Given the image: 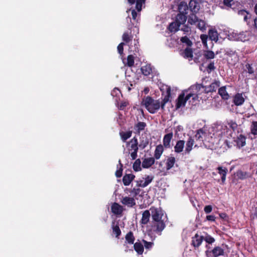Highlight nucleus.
<instances>
[{
	"label": "nucleus",
	"mask_w": 257,
	"mask_h": 257,
	"mask_svg": "<svg viewBox=\"0 0 257 257\" xmlns=\"http://www.w3.org/2000/svg\"><path fill=\"white\" fill-rule=\"evenodd\" d=\"M166 95L161 102L159 99L155 100L150 96H146L143 99L142 105L145 106V108L150 113H155L160 108L163 110L165 109L166 104L170 100V98L171 97V87L166 86Z\"/></svg>",
	"instance_id": "nucleus-1"
},
{
	"label": "nucleus",
	"mask_w": 257,
	"mask_h": 257,
	"mask_svg": "<svg viewBox=\"0 0 257 257\" xmlns=\"http://www.w3.org/2000/svg\"><path fill=\"white\" fill-rule=\"evenodd\" d=\"M150 210L152 219L151 225V230L160 235L166 227L164 220L166 218V216L164 215L163 210L160 208L152 206L150 208Z\"/></svg>",
	"instance_id": "nucleus-2"
},
{
	"label": "nucleus",
	"mask_w": 257,
	"mask_h": 257,
	"mask_svg": "<svg viewBox=\"0 0 257 257\" xmlns=\"http://www.w3.org/2000/svg\"><path fill=\"white\" fill-rule=\"evenodd\" d=\"M179 13L177 15L176 21L180 23V25L184 24L187 20V15L188 12V6L183 5L182 3L179 6Z\"/></svg>",
	"instance_id": "nucleus-3"
},
{
	"label": "nucleus",
	"mask_w": 257,
	"mask_h": 257,
	"mask_svg": "<svg viewBox=\"0 0 257 257\" xmlns=\"http://www.w3.org/2000/svg\"><path fill=\"white\" fill-rule=\"evenodd\" d=\"M188 22L191 25L195 24L197 23V27L200 30L203 31L206 29V24L203 20L199 19L195 14H190Z\"/></svg>",
	"instance_id": "nucleus-4"
},
{
	"label": "nucleus",
	"mask_w": 257,
	"mask_h": 257,
	"mask_svg": "<svg viewBox=\"0 0 257 257\" xmlns=\"http://www.w3.org/2000/svg\"><path fill=\"white\" fill-rule=\"evenodd\" d=\"M193 95L194 94L189 93L187 94L186 96L185 97V94L184 93L180 94L176 100V108L179 109L182 106H184L186 101L188 100L191 97L193 96Z\"/></svg>",
	"instance_id": "nucleus-5"
},
{
	"label": "nucleus",
	"mask_w": 257,
	"mask_h": 257,
	"mask_svg": "<svg viewBox=\"0 0 257 257\" xmlns=\"http://www.w3.org/2000/svg\"><path fill=\"white\" fill-rule=\"evenodd\" d=\"M206 255L207 257H218L220 255H223L224 253V249L220 246H215L211 250H206Z\"/></svg>",
	"instance_id": "nucleus-6"
},
{
	"label": "nucleus",
	"mask_w": 257,
	"mask_h": 257,
	"mask_svg": "<svg viewBox=\"0 0 257 257\" xmlns=\"http://www.w3.org/2000/svg\"><path fill=\"white\" fill-rule=\"evenodd\" d=\"M205 86L201 84H196L195 85H192L188 89V91H190V93L192 94H194L193 96H192V99L195 100L196 98H198V95L199 94V91H200L201 88H203L204 89V87Z\"/></svg>",
	"instance_id": "nucleus-7"
},
{
	"label": "nucleus",
	"mask_w": 257,
	"mask_h": 257,
	"mask_svg": "<svg viewBox=\"0 0 257 257\" xmlns=\"http://www.w3.org/2000/svg\"><path fill=\"white\" fill-rule=\"evenodd\" d=\"M191 239V245L194 247V249H196L202 244L203 240V236L199 235L198 233H196Z\"/></svg>",
	"instance_id": "nucleus-8"
},
{
	"label": "nucleus",
	"mask_w": 257,
	"mask_h": 257,
	"mask_svg": "<svg viewBox=\"0 0 257 257\" xmlns=\"http://www.w3.org/2000/svg\"><path fill=\"white\" fill-rule=\"evenodd\" d=\"M121 202L122 204L128 207H133L136 205V201L134 197H130L128 196L122 197L121 200Z\"/></svg>",
	"instance_id": "nucleus-9"
},
{
	"label": "nucleus",
	"mask_w": 257,
	"mask_h": 257,
	"mask_svg": "<svg viewBox=\"0 0 257 257\" xmlns=\"http://www.w3.org/2000/svg\"><path fill=\"white\" fill-rule=\"evenodd\" d=\"M199 6L198 3L196 0H190L188 6V10L192 12L191 14H195L199 11Z\"/></svg>",
	"instance_id": "nucleus-10"
},
{
	"label": "nucleus",
	"mask_w": 257,
	"mask_h": 257,
	"mask_svg": "<svg viewBox=\"0 0 257 257\" xmlns=\"http://www.w3.org/2000/svg\"><path fill=\"white\" fill-rule=\"evenodd\" d=\"M220 83L219 81H215L212 82L209 86H205L204 87V92L206 93L216 91V89L219 87Z\"/></svg>",
	"instance_id": "nucleus-11"
},
{
	"label": "nucleus",
	"mask_w": 257,
	"mask_h": 257,
	"mask_svg": "<svg viewBox=\"0 0 257 257\" xmlns=\"http://www.w3.org/2000/svg\"><path fill=\"white\" fill-rule=\"evenodd\" d=\"M173 137V134L172 132L167 134L164 136L163 140V147L166 149L170 148L171 147L170 143Z\"/></svg>",
	"instance_id": "nucleus-12"
},
{
	"label": "nucleus",
	"mask_w": 257,
	"mask_h": 257,
	"mask_svg": "<svg viewBox=\"0 0 257 257\" xmlns=\"http://www.w3.org/2000/svg\"><path fill=\"white\" fill-rule=\"evenodd\" d=\"M151 215V213L150 212V210H145L142 213V217L140 220V223L144 225L147 224L150 221Z\"/></svg>",
	"instance_id": "nucleus-13"
},
{
	"label": "nucleus",
	"mask_w": 257,
	"mask_h": 257,
	"mask_svg": "<svg viewBox=\"0 0 257 257\" xmlns=\"http://www.w3.org/2000/svg\"><path fill=\"white\" fill-rule=\"evenodd\" d=\"M111 211L115 215H120L123 211L122 206L117 203H113L111 205Z\"/></svg>",
	"instance_id": "nucleus-14"
},
{
	"label": "nucleus",
	"mask_w": 257,
	"mask_h": 257,
	"mask_svg": "<svg viewBox=\"0 0 257 257\" xmlns=\"http://www.w3.org/2000/svg\"><path fill=\"white\" fill-rule=\"evenodd\" d=\"M155 162V159L153 157H150L144 159L142 162L143 168H149L151 167Z\"/></svg>",
	"instance_id": "nucleus-15"
},
{
	"label": "nucleus",
	"mask_w": 257,
	"mask_h": 257,
	"mask_svg": "<svg viewBox=\"0 0 257 257\" xmlns=\"http://www.w3.org/2000/svg\"><path fill=\"white\" fill-rule=\"evenodd\" d=\"M135 178L132 174H125L122 178V182L124 186H128Z\"/></svg>",
	"instance_id": "nucleus-16"
},
{
	"label": "nucleus",
	"mask_w": 257,
	"mask_h": 257,
	"mask_svg": "<svg viewBox=\"0 0 257 257\" xmlns=\"http://www.w3.org/2000/svg\"><path fill=\"white\" fill-rule=\"evenodd\" d=\"M218 174L221 176V181L223 183L226 180V175L228 172V169L223 166H219L217 168Z\"/></svg>",
	"instance_id": "nucleus-17"
},
{
	"label": "nucleus",
	"mask_w": 257,
	"mask_h": 257,
	"mask_svg": "<svg viewBox=\"0 0 257 257\" xmlns=\"http://www.w3.org/2000/svg\"><path fill=\"white\" fill-rule=\"evenodd\" d=\"M111 228L113 233L115 235L116 238H119L121 235V232L119 228L118 223L115 222V221H112L111 223Z\"/></svg>",
	"instance_id": "nucleus-18"
},
{
	"label": "nucleus",
	"mask_w": 257,
	"mask_h": 257,
	"mask_svg": "<svg viewBox=\"0 0 257 257\" xmlns=\"http://www.w3.org/2000/svg\"><path fill=\"white\" fill-rule=\"evenodd\" d=\"M208 36L209 39L216 42L218 40V34L215 29H210L208 31Z\"/></svg>",
	"instance_id": "nucleus-19"
},
{
	"label": "nucleus",
	"mask_w": 257,
	"mask_h": 257,
	"mask_svg": "<svg viewBox=\"0 0 257 257\" xmlns=\"http://www.w3.org/2000/svg\"><path fill=\"white\" fill-rule=\"evenodd\" d=\"M164 147L162 145H159L156 146L155 153H154V158L155 159L158 160L162 156L163 152H164Z\"/></svg>",
	"instance_id": "nucleus-20"
},
{
	"label": "nucleus",
	"mask_w": 257,
	"mask_h": 257,
	"mask_svg": "<svg viewBox=\"0 0 257 257\" xmlns=\"http://www.w3.org/2000/svg\"><path fill=\"white\" fill-rule=\"evenodd\" d=\"M185 141L183 140H179L176 142V144L174 147V151L177 153H180L183 151L184 148Z\"/></svg>",
	"instance_id": "nucleus-21"
},
{
	"label": "nucleus",
	"mask_w": 257,
	"mask_h": 257,
	"mask_svg": "<svg viewBox=\"0 0 257 257\" xmlns=\"http://www.w3.org/2000/svg\"><path fill=\"white\" fill-rule=\"evenodd\" d=\"M180 26V23L175 20L174 22H173L169 24L168 27V29L171 32L175 33L179 30Z\"/></svg>",
	"instance_id": "nucleus-22"
},
{
	"label": "nucleus",
	"mask_w": 257,
	"mask_h": 257,
	"mask_svg": "<svg viewBox=\"0 0 257 257\" xmlns=\"http://www.w3.org/2000/svg\"><path fill=\"white\" fill-rule=\"evenodd\" d=\"M194 139L191 137H190L186 143V146L185 150V154H189L191 151L192 149V147L194 145Z\"/></svg>",
	"instance_id": "nucleus-23"
},
{
	"label": "nucleus",
	"mask_w": 257,
	"mask_h": 257,
	"mask_svg": "<svg viewBox=\"0 0 257 257\" xmlns=\"http://www.w3.org/2000/svg\"><path fill=\"white\" fill-rule=\"evenodd\" d=\"M125 242L130 244H133L135 240V237L134 233L132 231H129L125 236Z\"/></svg>",
	"instance_id": "nucleus-24"
},
{
	"label": "nucleus",
	"mask_w": 257,
	"mask_h": 257,
	"mask_svg": "<svg viewBox=\"0 0 257 257\" xmlns=\"http://www.w3.org/2000/svg\"><path fill=\"white\" fill-rule=\"evenodd\" d=\"M176 162V159L174 157H169L167 159V162L166 163V170H169L171 168H173L175 163Z\"/></svg>",
	"instance_id": "nucleus-25"
},
{
	"label": "nucleus",
	"mask_w": 257,
	"mask_h": 257,
	"mask_svg": "<svg viewBox=\"0 0 257 257\" xmlns=\"http://www.w3.org/2000/svg\"><path fill=\"white\" fill-rule=\"evenodd\" d=\"M142 73L145 76H148L152 72V67L150 64H146L141 68Z\"/></svg>",
	"instance_id": "nucleus-26"
},
{
	"label": "nucleus",
	"mask_w": 257,
	"mask_h": 257,
	"mask_svg": "<svg viewBox=\"0 0 257 257\" xmlns=\"http://www.w3.org/2000/svg\"><path fill=\"white\" fill-rule=\"evenodd\" d=\"M248 73L249 75H251V78H253L254 77V69L251 65L249 64H247L245 65V68H244V70L242 72V75L244 74L245 73Z\"/></svg>",
	"instance_id": "nucleus-27"
},
{
	"label": "nucleus",
	"mask_w": 257,
	"mask_h": 257,
	"mask_svg": "<svg viewBox=\"0 0 257 257\" xmlns=\"http://www.w3.org/2000/svg\"><path fill=\"white\" fill-rule=\"evenodd\" d=\"M147 124L145 122L139 121L135 125V129L137 133L140 134L141 131L145 130Z\"/></svg>",
	"instance_id": "nucleus-28"
},
{
	"label": "nucleus",
	"mask_w": 257,
	"mask_h": 257,
	"mask_svg": "<svg viewBox=\"0 0 257 257\" xmlns=\"http://www.w3.org/2000/svg\"><path fill=\"white\" fill-rule=\"evenodd\" d=\"M218 93L221 98L224 100L228 99L229 96L226 90L225 86H222L218 89Z\"/></svg>",
	"instance_id": "nucleus-29"
},
{
	"label": "nucleus",
	"mask_w": 257,
	"mask_h": 257,
	"mask_svg": "<svg viewBox=\"0 0 257 257\" xmlns=\"http://www.w3.org/2000/svg\"><path fill=\"white\" fill-rule=\"evenodd\" d=\"M134 249L139 254H142L144 252V246L141 242L134 243Z\"/></svg>",
	"instance_id": "nucleus-30"
},
{
	"label": "nucleus",
	"mask_w": 257,
	"mask_h": 257,
	"mask_svg": "<svg viewBox=\"0 0 257 257\" xmlns=\"http://www.w3.org/2000/svg\"><path fill=\"white\" fill-rule=\"evenodd\" d=\"M182 55L185 58H192L193 57L192 49L191 48H186L184 50Z\"/></svg>",
	"instance_id": "nucleus-31"
},
{
	"label": "nucleus",
	"mask_w": 257,
	"mask_h": 257,
	"mask_svg": "<svg viewBox=\"0 0 257 257\" xmlns=\"http://www.w3.org/2000/svg\"><path fill=\"white\" fill-rule=\"evenodd\" d=\"M119 134L123 142H125L131 137L132 132L131 131H129L126 132H120Z\"/></svg>",
	"instance_id": "nucleus-32"
},
{
	"label": "nucleus",
	"mask_w": 257,
	"mask_h": 257,
	"mask_svg": "<svg viewBox=\"0 0 257 257\" xmlns=\"http://www.w3.org/2000/svg\"><path fill=\"white\" fill-rule=\"evenodd\" d=\"M130 143H132L131 145V150L133 151H138V142L137 139L134 137L131 140Z\"/></svg>",
	"instance_id": "nucleus-33"
},
{
	"label": "nucleus",
	"mask_w": 257,
	"mask_h": 257,
	"mask_svg": "<svg viewBox=\"0 0 257 257\" xmlns=\"http://www.w3.org/2000/svg\"><path fill=\"white\" fill-rule=\"evenodd\" d=\"M203 56L206 59H212L214 58L215 54L212 51L206 50L204 51Z\"/></svg>",
	"instance_id": "nucleus-34"
},
{
	"label": "nucleus",
	"mask_w": 257,
	"mask_h": 257,
	"mask_svg": "<svg viewBox=\"0 0 257 257\" xmlns=\"http://www.w3.org/2000/svg\"><path fill=\"white\" fill-rule=\"evenodd\" d=\"M205 133L203 131L202 129H199L197 131V133L195 136V138L196 140L203 141V136H205Z\"/></svg>",
	"instance_id": "nucleus-35"
},
{
	"label": "nucleus",
	"mask_w": 257,
	"mask_h": 257,
	"mask_svg": "<svg viewBox=\"0 0 257 257\" xmlns=\"http://www.w3.org/2000/svg\"><path fill=\"white\" fill-rule=\"evenodd\" d=\"M133 36L131 34L129 35L127 32H124L122 36V40L126 43L128 44L130 41H132Z\"/></svg>",
	"instance_id": "nucleus-36"
},
{
	"label": "nucleus",
	"mask_w": 257,
	"mask_h": 257,
	"mask_svg": "<svg viewBox=\"0 0 257 257\" xmlns=\"http://www.w3.org/2000/svg\"><path fill=\"white\" fill-rule=\"evenodd\" d=\"M141 162L140 159L136 160L133 165V168L134 171L138 172L141 170Z\"/></svg>",
	"instance_id": "nucleus-37"
},
{
	"label": "nucleus",
	"mask_w": 257,
	"mask_h": 257,
	"mask_svg": "<svg viewBox=\"0 0 257 257\" xmlns=\"http://www.w3.org/2000/svg\"><path fill=\"white\" fill-rule=\"evenodd\" d=\"M233 102L236 105H241V94L237 93L233 97Z\"/></svg>",
	"instance_id": "nucleus-38"
},
{
	"label": "nucleus",
	"mask_w": 257,
	"mask_h": 257,
	"mask_svg": "<svg viewBox=\"0 0 257 257\" xmlns=\"http://www.w3.org/2000/svg\"><path fill=\"white\" fill-rule=\"evenodd\" d=\"M180 41L182 43L186 44L189 47H190L192 45V41L189 39V38L187 36L181 37Z\"/></svg>",
	"instance_id": "nucleus-39"
},
{
	"label": "nucleus",
	"mask_w": 257,
	"mask_h": 257,
	"mask_svg": "<svg viewBox=\"0 0 257 257\" xmlns=\"http://www.w3.org/2000/svg\"><path fill=\"white\" fill-rule=\"evenodd\" d=\"M134 57L132 55H129L127 57V65L132 67L134 65Z\"/></svg>",
	"instance_id": "nucleus-40"
},
{
	"label": "nucleus",
	"mask_w": 257,
	"mask_h": 257,
	"mask_svg": "<svg viewBox=\"0 0 257 257\" xmlns=\"http://www.w3.org/2000/svg\"><path fill=\"white\" fill-rule=\"evenodd\" d=\"M203 240L208 244H212L215 241L214 238L207 234L205 236H203Z\"/></svg>",
	"instance_id": "nucleus-41"
},
{
	"label": "nucleus",
	"mask_w": 257,
	"mask_h": 257,
	"mask_svg": "<svg viewBox=\"0 0 257 257\" xmlns=\"http://www.w3.org/2000/svg\"><path fill=\"white\" fill-rule=\"evenodd\" d=\"M154 177L153 176H147L145 178V181L143 184L141 185L143 187L147 186L150 183L152 182Z\"/></svg>",
	"instance_id": "nucleus-42"
},
{
	"label": "nucleus",
	"mask_w": 257,
	"mask_h": 257,
	"mask_svg": "<svg viewBox=\"0 0 257 257\" xmlns=\"http://www.w3.org/2000/svg\"><path fill=\"white\" fill-rule=\"evenodd\" d=\"M208 38V36L206 34H201L200 35V39L201 40L202 43L204 47H205L206 48H208L207 47V40Z\"/></svg>",
	"instance_id": "nucleus-43"
},
{
	"label": "nucleus",
	"mask_w": 257,
	"mask_h": 257,
	"mask_svg": "<svg viewBox=\"0 0 257 257\" xmlns=\"http://www.w3.org/2000/svg\"><path fill=\"white\" fill-rule=\"evenodd\" d=\"M118 162L120 165V168L115 172V176L117 178H120V177H121L123 170L122 164H121L120 160H119Z\"/></svg>",
	"instance_id": "nucleus-44"
},
{
	"label": "nucleus",
	"mask_w": 257,
	"mask_h": 257,
	"mask_svg": "<svg viewBox=\"0 0 257 257\" xmlns=\"http://www.w3.org/2000/svg\"><path fill=\"white\" fill-rule=\"evenodd\" d=\"M251 133L254 135H257V121H253L251 126Z\"/></svg>",
	"instance_id": "nucleus-45"
},
{
	"label": "nucleus",
	"mask_w": 257,
	"mask_h": 257,
	"mask_svg": "<svg viewBox=\"0 0 257 257\" xmlns=\"http://www.w3.org/2000/svg\"><path fill=\"white\" fill-rule=\"evenodd\" d=\"M244 21L245 22L247 25H250L253 22V19H251V16L247 14L246 15L243 17Z\"/></svg>",
	"instance_id": "nucleus-46"
},
{
	"label": "nucleus",
	"mask_w": 257,
	"mask_h": 257,
	"mask_svg": "<svg viewBox=\"0 0 257 257\" xmlns=\"http://www.w3.org/2000/svg\"><path fill=\"white\" fill-rule=\"evenodd\" d=\"M136 9L140 12L142 10L143 4L145 3L143 0H136Z\"/></svg>",
	"instance_id": "nucleus-47"
},
{
	"label": "nucleus",
	"mask_w": 257,
	"mask_h": 257,
	"mask_svg": "<svg viewBox=\"0 0 257 257\" xmlns=\"http://www.w3.org/2000/svg\"><path fill=\"white\" fill-rule=\"evenodd\" d=\"M143 242L146 249H150L152 248L154 245V243L152 242H148L144 239H143Z\"/></svg>",
	"instance_id": "nucleus-48"
},
{
	"label": "nucleus",
	"mask_w": 257,
	"mask_h": 257,
	"mask_svg": "<svg viewBox=\"0 0 257 257\" xmlns=\"http://www.w3.org/2000/svg\"><path fill=\"white\" fill-rule=\"evenodd\" d=\"M229 125L233 132H235L236 131L237 133H239V131H238V125L236 122L231 121L229 123Z\"/></svg>",
	"instance_id": "nucleus-49"
},
{
	"label": "nucleus",
	"mask_w": 257,
	"mask_h": 257,
	"mask_svg": "<svg viewBox=\"0 0 257 257\" xmlns=\"http://www.w3.org/2000/svg\"><path fill=\"white\" fill-rule=\"evenodd\" d=\"M111 95L112 96H119V94H121L120 90L117 88H114L111 91Z\"/></svg>",
	"instance_id": "nucleus-50"
},
{
	"label": "nucleus",
	"mask_w": 257,
	"mask_h": 257,
	"mask_svg": "<svg viewBox=\"0 0 257 257\" xmlns=\"http://www.w3.org/2000/svg\"><path fill=\"white\" fill-rule=\"evenodd\" d=\"M124 45V43L121 42L117 46V51L118 53L120 55L123 54V46Z\"/></svg>",
	"instance_id": "nucleus-51"
},
{
	"label": "nucleus",
	"mask_w": 257,
	"mask_h": 257,
	"mask_svg": "<svg viewBox=\"0 0 257 257\" xmlns=\"http://www.w3.org/2000/svg\"><path fill=\"white\" fill-rule=\"evenodd\" d=\"M207 71L208 72H210L212 71H213L215 69V67L214 66V63L213 62H210L207 67Z\"/></svg>",
	"instance_id": "nucleus-52"
},
{
	"label": "nucleus",
	"mask_w": 257,
	"mask_h": 257,
	"mask_svg": "<svg viewBox=\"0 0 257 257\" xmlns=\"http://www.w3.org/2000/svg\"><path fill=\"white\" fill-rule=\"evenodd\" d=\"M149 144V141L148 140H143L140 143L139 146L142 149H145Z\"/></svg>",
	"instance_id": "nucleus-53"
},
{
	"label": "nucleus",
	"mask_w": 257,
	"mask_h": 257,
	"mask_svg": "<svg viewBox=\"0 0 257 257\" xmlns=\"http://www.w3.org/2000/svg\"><path fill=\"white\" fill-rule=\"evenodd\" d=\"M141 189L140 188H133L130 192L133 195L134 197L137 196L140 194Z\"/></svg>",
	"instance_id": "nucleus-54"
},
{
	"label": "nucleus",
	"mask_w": 257,
	"mask_h": 257,
	"mask_svg": "<svg viewBox=\"0 0 257 257\" xmlns=\"http://www.w3.org/2000/svg\"><path fill=\"white\" fill-rule=\"evenodd\" d=\"M212 210V206L211 205H206L204 208V211L206 214L210 213Z\"/></svg>",
	"instance_id": "nucleus-55"
},
{
	"label": "nucleus",
	"mask_w": 257,
	"mask_h": 257,
	"mask_svg": "<svg viewBox=\"0 0 257 257\" xmlns=\"http://www.w3.org/2000/svg\"><path fill=\"white\" fill-rule=\"evenodd\" d=\"M128 104V103L126 101H123L120 103L118 106V108L120 110H123L125 107Z\"/></svg>",
	"instance_id": "nucleus-56"
},
{
	"label": "nucleus",
	"mask_w": 257,
	"mask_h": 257,
	"mask_svg": "<svg viewBox=\"0 0 257 257\" xmlns=\"http://www.w3.org/2000/svg\"><path fill=\"white\" fill-rule=\"evenodd\" d=\"M206 220L210 221H215L216 217L214 215H209L206 216Z\"/></svg>",
	"instance_id": "nucleus-57"
},
{
	"label": "nucleus",
	"mask_w": 257,
	"mask_h": 257,
	"mask_svg": "<svg viewBox=\"0 0 257 257\" xmlns=\"http://www.w3.org/2000/svg\"><path fill=\"white\" fill-rule=\"evenodd\" d=\"M181 30L186 33L191 31V28L187 25H184L181 28Z\"/></svg>",
	"instance_id": "nucleus-58"
},
{
	"label": "nucleus",
	"mask_w": 257,
	"mask_h": 257,
	"mask_svg": "<svg viewBox=\"0 0 257 257\" xmlns=\"http://www.w3.org/2000/svg\"><path fill=\"white\" fill-rule=\"evenodd\" d=\"M232 2L233 0H223V4L226 7H231V2Z\"/></svg>",
	"instance_id": "nucleus-59"
},
{
	"label": "nucleus",
	"mask_w": 257,
	"mask_h": 257,
	"mask_svg": "<svg viewBox=\"0 0 257 257\" xmlns=\"http://www.w3.org/2000/svg\"><path fill=\"white\" fill-rule=\"evenodd\" d=\"M138 151H133L131 153V158L132 159V160H135L136 159L137 157V153H138Z\"/></svg>",
	"instance_id": "nucleus-60"
},
{
	"label": "nucleus",
	"mask_w": 257,
	"mask_h": 257,
	"mask_svg": "<svg viewBox=\"0 0 257 257\" xmlns=\"http://www.w3.org/2000/svg\"><path fill=\"white\" fill-rule=\"evenodd\" d=\"M132 18L134 20H136L137 17V13L135 10H132Z\"/></svg>",
	"instance_id": "nucleus-61"
},
{
	"label": "nucleus",
	"mask_w": 257,
	"mask_h": 257,
	"mask_svg": "<svg viewBox=\"0 0 257 257\" xmlns=\"http://www.w3.org/2000/svg\"><path fill=\"white\" fill-rule=\"evenodd\" d=\"M219 216L221 218L226 220L228 218L227 214L225 213H221L219 214Z\"/></svg>",
	"instance_id": "nucleus-62"
},
{
	"label": "nucleus",
	"mask_w": 257,
	"mask_h": 257,
	"mask_svg": "<svg viewBox=\"0 0 257 257\" xmlns=\"http://www.w3.org/2000/svg\"><path fill=\"white\" fill-rule=\"evenodd\" d=\"M144 182L145 181L143 180L137 181V186L143 187V186L141 185L143 184Z\"/></svg>",
	"instance_id": "nucleus-63"
},
{
	"label": "nucleus",
	"mask_w": 257,
	"mask_h": 257,
	"mask_svg": "<svg viewBox=\"0 0 257 257\" xmlns=\"http://www.w3.org/2000/svg\"><path fill=\"white\" fill-rule=\"evenodd\" d=\"M240 34H235V36H233L235 40H237L239 38Z\"/></svg>",
	"instance_id": "nucleus-64"
}]
</instances>
